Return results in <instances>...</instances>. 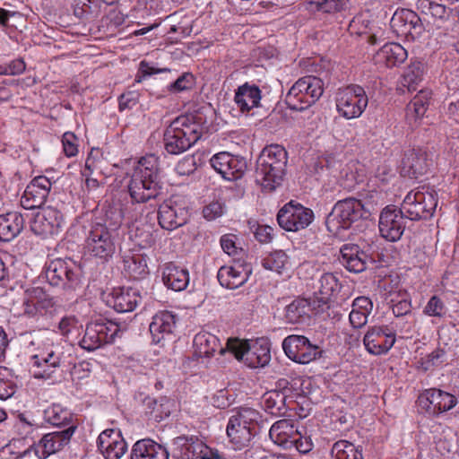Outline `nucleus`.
I'll return each mask as SVG.
<instances>
[{
    "instance_id": "f257e3e1",
    "label": "nucleus",
    "mask_w": 459,
    "mask_h": 459,
    "mask_svg": "<svg viewBox=\"0 0 459 459\" xmlns=\"http://www.w3.org/2000/svg\"><path fill=\"white\" fill-rule=\"evenodd\" d=\"M188 216L186 202L180 196H171L159 207L158 214L148 212L144 218L136 219L132 224V237L143 248L151 247L154 241V221L157 218L160 226L173 230L186 223Z\"/></svg>"
},
{
    "instance_id": "f03ea898",
    "label": "nucleus",
    "mask_w": 459,
    "mask_h": 459,
    "mask_svg": "<svg viewBox=\"0 0 459 459\" xmlns=\"http://www.w3.org/2000/svg\"><path fill=\"white\" fill-rule=\"evenodd\" d=\"M127 187L134 203L142 204L157 198L161 190L159 158L153 154L142 157L134 169Z\"/></svg>"
},
{
    "instance_id": "7ed1b4c3",
    "label": "nucleus",
    "mask_w": 459,
    "mask_h": 459,
    "mask_svg": "<svg viewBox=\"0 0 459 459\" xmlns=\"http://www.w3.org/2000/svg\"><path fill=\"white\" fill-rule=\"evenodd\" d=\"M368 198L367 204H362L356 198L338 201L326 218L327 230L334 235H341L342 230L350 229L353 223L368 219L371 214L373 204L382 203V193L374 190Z\"/></svg>"
},
{
    "instance_id": "20e7f679",
    "label": "nucleus",
    "mask_w": 459,
    "mask_h": 459,
    "mask_svg": "<svg viewBox=\"0 0 459 459\" xmlns=\"http://www.w3.org/2000/svg\"><path fill=\"white\" fill-rule=\"evenodd\" d=\"M287 162L288 154L281 145L264 147L256 160L255 182L264 191L275 190L283 181Z\"/></svg>"
},
{
    "instance_id": "39448f33",
    "label": "nucleus",
    "mask_w": 459,
    "mask_h": 459,
    "mask_svg": "<svg viewBox=\"0 0 459 459\" xmlns=\"http://www.w3.org/2000/svg\"><path fill=\"white\" fill-rule=\"evenodd\" d=\"M201 117L184 115L174 119L163 135L165 150L170 154H180L195 143L202 135Z\"/></svg>"
},
{
    "instance_id": "423d86ee",
    "label": "nucleus",
    "mask_w": 459,
    "mask_h": 459,
    "mask_svg": "<svg viewBox=\"0 0 459 459\" xmlns=\"http://www.w3.org/2000/svg\"><path fill=\"white\" fill-rule=\"evenodd\" d=\"M261 417L259 411L247 406L231 411L226 426V437L233 450H243L251 445Z\"/></svg>"
},
{
    "instance_id": "0eeeda50",
    "label": "nucleus",
    "mask_w": 459,
    "mask_h": 459,
    "mask_svg": "<svg viewBox=\"0 0 459 459\" xmlns=\"http://www.w3.org/2000/svg\"><path fill=\"white\" fill-rule=\"evenodd\" d=\"M30 368L35 378L51 379L64 360V347L48 337L31 342Z\"/></svg>"
},
{
    "instance_id": "6e6552de",
    "label": "nucleus",
    "mask_w": 459,
    "mask_h": 459,
    "mask_svg": "<svg viewBox=\"0 0 459 459\" xmlns=\"http://www.w3.org/2000/svg\"><path fill=\"white\" fill-rule=\"evenodd\" d=\"M227 349L238 361H242L251 368H264L271 360L270 346L265 339L250 342L237 338L229 339Z\"/></svg>"
},
{
    "instance_id": "1a4fd4ad",
    "label": "nucleus",
    "mask_w": 459,
    "mask_h": 459,
    "mask_svg": "<svg viewBox=\"0 0 459 459\" xmlns=\"http://www.w3.org/2000/svg\"><path fill=\"white\" fill-rule=\"evenodd\" d=\"M324 92V83L318 77L308 75L299 79L285 97L288 107L292 110H304L316 103Z\"/></svg>"
},
{
    "instance_id": "9d476101",
    "label": "nucleus",
    "mask_w": 459,
    "mask_h": 459,
    "mask_svg": "<svg viewBox=\"0 0 459 459\" xmlns=\"http://www.w3.org/2000/svg\"><path fill=\"white\" fill-rule=\"evenodd\" d=\"M437 205V194L422 186L409 192L401 205V212L411 221L432 216Z\"/></svg>"
},
{
    "instance_id": "9b49d317",
    "label": "nucleus",
    "mask_w": 459,
    "mask_h": 459,
    "mask_svg": "<svg viewBox=\"0 0 459 459\" xmlns=\"http://www.w3.org/2000/svg\"><path fill=\"white\" fill-rule=\"evenodd\" d=\"M117 228H108L102 223L91 226L85 239V249L92 256L104 261L112 257L116 251Z\"/></svg>"
},
{
    "instance_id": "f8f14e48",
    "label": "nucleus",
    "mask_w": 459,
    "mask_h": 459,
    "mask_svg": "<svg viewBox=\"0 0 459 459\" xmlns=\"http://www.w3.org/2000/svg\"><path fill=\"white\" fill-rule=\"evenodd\" d=\"M52 299L39 287L27 289L14 300L11 311L17 316L36 317L44 315L53 307Z\"/></svg>"
},
{
    "instance_id": "ddd939ff",
    "label": "nucleus",
    "mask_w": 459,
    "mask_h": 459,
    "mask_svg": "<svg viewBox=\"0 0 459 459\" xmlns=\"http://www.w3.org/2000/svg\"><path fill=\"white\" fill-rule=\"evenodd\" d=\"M336 110L345 119L359 117L368 104L365 90L359 85H350L337 92Z\"/></svg>"
},
{
    "instance_id": "4468645a",
    "label": "nucleus",
    "mask_w": 459,
    "mask_h": 459,
    "mask_svg": "<svg viewBox=\"0 0 459 459\" xmlns=\"http://www.w3.org/2000/svg\"><path fill=\"white\" fill-rule=\"evenodd\" d=\"M75 428L70 426L61 431L48 433L42 437L39 444L34 447L25 449L19 453L14 459H22L27 455H30L33 452L39 459H46L50 455L56 454L62 450L70 442L74 433Z\"/></svg>"
},
{
    "instance_id": "2eb2a0df",
    "label": "nucleus",
    "mask_w": 459,
    "mask_h": 459,
    "mask_svg": "<svg viewBox=\"0 0 459 459\" xmlns=\"http://www.w3.org/2000/svg\"><path fill=\"white\" fill-rule=\"evenodd\" d=\"M313 220V211L295 201L284 204L277 214V221L281 228L292 232L307 228Z\"/></svg>"
},
{
    "instance_id": "dca6fc26",
    "label": "nucleus",
    "mask_w": 459,
    "mask_h": 459,
    "mask_svg": "<svg viewBox=\"0 0 459 459\" xmlns=\"http://www.w3.org/2000/svg\"><path fill=\"white\" fill-rule=\"evenodd\" d=\"M119 331V325L114 322H91L86 325L79 344L88 351H95L105 343L112 342Z\"/></svg>"
},
{
    "instance_id": "f3484780",
    "label": "nucleus",
    "mask_w": 459,
    "mask_h": 459,
    "mask_svg": "<svg viewBox=\"0 0 459 459\" xmlns=\"http://www.w3.org/2000/svg\"><path fill=\"white\" fill-rule=\"evenodd\" d=\"M458 403L457 398L446 391L429 388L418 398L419 409L429 417H436L452 410Z\"/></svg>"
},
{
    "instance_id": "a211bd4d",
    "label": "nucleus",
    "mask_w": 459,
    "mask_h": 459,
    "mask_svg": "<svg viewBox=\"0 0 459 459\" xmlns=\"http://www.w3.org/2000/svg\"><path fill=\"white\" fill-rule=\"evenodd\" d=\"M281 345L286 356L299 364H307L321 354L319 347L312 344L303 335H289L284 338Z\"/></svg>"
},
{
    "instance_id": "6ab92c4d",
    "label": "nucleus",
    "mask_w": 459,
    "mask_h": 459,
    "mask_svg": "<svg viewBox=\"0 0 459 459\" xmlns=\"http://www.w3.org/2000/svg\"><path fill=\"white\" fill-rule=\"evenodd\" d=\"M64 225L62 212L56 207L40 208L31 221L32 231L44 238L57 235Z\"/></svg>"
},
{
    "instance_id": "aec40b11",
    "label": "nucleus",
    "mask_w": 459,
    "mask_h": 459,
    "mask_svg": "<svg viewBox=\"0 0 459 459\" xmlns=\"http://www.w3.org/2000/svg\"><path fill=\"white\" fill-rule=\"evenodd\" d=\"M210 164L217 173L229 181L241 178L247 169V161L244 158L227 152L214 154L210 160Z\"/></svg>"
},
{
    "instance_id": "412c9836",
    "label": "nucleus",
    "mask_w": 459,
    "mask_h": 459,
    "mask_svg": "<svg viewBox=\"0 0 459 459\" xmlns=\"http://www.w3.org/2000/svg\"><path fill=\"white\" fill-rule=\"evenodd\" d=\"M395 343V335L387 326L369 327L363 338L366 351L372 355L386 354Z\"/></svg>"
},
{
    "instance_id": "4be33fe9",
    "label": "nucleus",
    "mask_w": 459,
    "mask_h": 459,
    "mask_svg": "<svg viewBox=\"0 0 459 459\" xmlns=\"http://www.w3.org/2000/svg\"><path fill=\"white\" fill-rule=\"evenodd\" d=\"M97 445L105 459H120L127 451V444L117 429L103 430L99 435Z\"/></svg>"
},
{
    "instance_id": "5701e85b",
    "label": "nucleus",
    "mask_w": 459,
    "mask_h": 459,
    "mask_svg": "<svg viewBox=\"0 0 459 459\" xmlns=\"http://www.w3.org/2000/svg\"><path fill=\"white\" fill-rule=\"evenodd\" d=\"M51 186L50 180L44 176L33 178L21 197V205L26 210L40 208L49 194Z\"/></svg>"
},
{
    "instance_id": "b1692460",
    "label": "nucleus",
    "mask_w": 459,
    "mask_h": 459,
    "mask_svg": "<svg viewBox=\"0 0 459 459\" xmlns=\"http://www.w3.org/2000/svg\"><path fill=\"white\" fill-rule=\"evenodd\" d=\"M46 279L52 286L72 288L78 281L71 261L56 259L51 261L46 269Z\"/></svg>"
},
{
    "instance_id": "393cba45",
    "label": "nucleus",
    "mask_w": 459,
    "mask_h": 459,
    "mask_svg": "<svg viewBox=\"0 0 459 459\" xmlns=\"http://www.w3.org/2000/svg\"><path fill=\"white\" fill-rule=\"evenodd\" d=\"M403 214L394 208L386 207L379 218V231L381 236L389 241H397L404 230Z\"/></svg>"
},
{
    "instance_id": "a878e982",
    "label": "nucleus",
    "mask_w": 459,
    "mask_h": 459,
    "mask_svg": "<svg viewBox=\"0 0 459 459\" xmlns=\"http://www.w3.org/2000/svg\"><path fill=\"white\" fill-rule=\"evenodd\" d=\"M391 27L399 35H420L423 30V24L419 15L411 9H398L390 21Z\"/></svg>"
},
{
    "instance_id": "bb28decb",
    "label": "nucleus",
    "mask_w": 459,
    "mask_h": 459,
    "mask_svg": "<svg viewBox=\"0 0 459 459\" xmlns=\"http://www.w3.org/2000/svg\"><path fill=\"white\" fill-rule=\"evenodd\" d=\"M251 273L252 267L249 264L236 262L232 265L221 266L217 278L222 287L234 290L247 282Z\"/></svg>"
},
{
    "instance_id": "cd10ccee",
    "label": "nucleus",
    "mask_w": 459,
    "mask_h": 459,
    "mask_svg": "<svg viewBox=\"0 0 459 459\" xmlns=\"http://www.w3.org/2000/svg\"><path fill=\"white\" fill-rule=\"evenodd\" d=\"M142 297L140 292L134 288H117L114 289L106 297V303L118 313H126L133 311Z\"/></svg>"
},
{
    "instance_id": "c85d7f7f",
    "label": "nucleus",
    "mask_w": 459,
    "mask_h": 459,
    "mask_svg": "<svg viewBox=\"0 0 459 459\" xmlns=\"http://www.w3.org/2000/svg\"><path fill=\"white\" fill-rule=\"evenodd\" d=\"M271 440L284 449H291L299 437V431L292 420H279L269 430Z\"/></svg>"
},
{
    "instance_id": "c756f323",
    "label": "nucleus",
    "mask_w": 459,
    "mask_h": 459,
    "mask_svg": "<svg viewBox=\"0 0 459 459\" xmlns=\"http://www.w3.org/2000/svg\"><path fill=\"white\" fill-rule=\"evenodd\" d=\"M177 316L168 310L157 312L150 324V333L152 342L160 343L162 341L169 338L176 328Z\"/></svg>"
},
{
    "instance_id": "7c9ffc66",
    "label": "nucleus",
    "mask_w": 459,
    "mask_h": 459,
    "mask_svg": "<svg viewBox=\"0 0 459 459\" xmlns=\"http://www.w3.org/2000/svg\"><path fill=\"white\" fill-rule=\"evenodd\" d=\"M219 351L224 354L228 351L227 346L221 345L218 337L208 332H200L194 338V354L197 358H211Z\"/></svg>"
},
{
    "instance_id": "2f4dec72",
    "label": "nucleus",
    "mask_w": 459,
    "mask_h": 459,
    "mask_svg": "<svg viewBox=\"0 0 459 459\" xmlns=\"http://www.w3.org/2000/svg\"><path fill=\"white\" fill-rule=\"evenodd\" d=\"M429 166L427 154L419 150L408 151L402 161V173L409 178H417L425 174Z\"/></svg>"
},
{
    "instance_id": "473e14b6",
    "label": "nucleus",
    "mask_w": 459,
    "mask_h": 459,
    "mask_svg": "<svg viewBox=\"0 0 459 459\" xmlns=\"http://www.w3.org/2000/svg\"><path fill=\"white\" fill-rule=\"evenodd\" d=\"M261 100V91L255 84L244 83L235 91L234 101L242 113L257 108Z\"/></svg>"
},
{
    "instance_id": "72a5a7b5",
    "label": "nucleus",
    "mask_w": 459,
    "mask_h": 459,
    "mask_svg": "<svg viewBox=\"0 0 459 459\" xmlns=\"http://www.w3.org/2000/svg\"><path fill=\"white\" fill-rule=\"evenodd\" d=\"M162 281L168 289L174 291L184 290L189 283L188 270L169 263L163 268Z\"/></svg>"
},
{
    "instance_id": "f704fd0d",
    "label": "nucleus",
    "mask_w": 459,
    "mask_h": 459,
    "mask_svg": "<svg viewBox=\"0 0 459 459\" xmlns=\"http://www.w3.org/2000/svg\"><path fill=\"white\" fill-rule=\"evenodd\" d=\"M175 444L180 459H210L209 447L198 438L179 437Z\"/></svg>"
},
{
    "instance_id": "c9c22d12",
    "label": "nucleus",
    "mask_w": 459,
    "mask_h": 459,
    "mask_svg": "<svg viewBox=\"0 0 459 459\" xmlns=\"http://www.w3.org/2000/svg\"><path fill=\"white\" fill-rule=\"evenodd\" d=\"M131 459H169V452L155 441L144 438L133 446Z\"/></svg>"
},
{
    "instance_id": "e433bc0d",
    "label": "nucleus",
    "mask_w": 459,
    "mask_h": 459,
    "mask_svg": "<svg viewBox=\"0 0 459 459\" xmlns=\"http://www.w3.org/2000/svg\"><path fill=\"white\" fill-rule=\"evenodd\" d=\"M407 56V51L402 45L391 42L379 49L376 55V61L386 67H393L403 63Z\"/></svg>"
},
{
    "instance_id": "4c0bfd02",
    "label": "nucleus",
    "mask_w": 459,
    "mask_h": 459,
    "mask_svg": "<svg viewBox=\"0 0 459 459\" xmlns=\"http://www.w3.org/2000/svg\"><path fill=\"white\" fill-rule=\"evenodd\" d=\"M342 263L350 271L360 273L366 268L367 255L359 246L345 244L341 248Z\"/></svg>"
},
{
    "instance_id": "58836bf2",
    "label": "nucleus",
    "mask_w": 459,
    "mask_h": 459,
    "mask_svg": "<svg viewBox=\"0 0 459 459\" xmlns=\"http://www.w3.org/2000/svg\"><path fill=\"white\" fill-rule=\"evenodd\" d=\"M432 97L429 90H421L406 107V119L410 125L423 117Z\"/></svg>"
},
{
    "instance_id": "ea45409f",
    "label": "nucleus",
    "mask_w": 459,
    "mask_h": 459,
    "mask_svg": "<svg viewBox=\"0 0 459 459\" xmlns=\"http://www.w3.org/2000/svg\"><path fill=\"white\" fill-rule=\"evenodd\" d=\"M23 218L17 212L0 214V240L10 241L22 230Z\"/></svg>"
},
{
    "instance_id": "a19ab883",
    "label": "nucleus",
    "mask_w": 459,
    "mask_h": 459,
    "mask_svg": "<svg viewBox=\"0 0 459 459\" xmlns=\"http://www.w3.org/2000/svg\"><path fill=\"white\" fill-rule=\"evenodd\" d=\"M125 272L133 279H140L148 274L147 257L143 254H128L123 257Z\"/></svg>"
},
{
    "instance_id": "79ce46f5",
    "label": "nucleus",
    "mask_w": 459,
    "mask_h": 459,
    "mask_svg": "<svg viewBox=\"0 0 459 459\" xmlns=\"http://www.w3.org/2000/svg\"><path fill=\"white\" fill-rule=\"evenodd\" d=\"M310 303L306 299H296L285 307V319L289 324H299L309 318Z\"/></svg>"
},
{
    "instance_id": "37998d69",
    "label": "nucleus",
    "mask_w": 459,
    "mask_h": 459,
    "mask_svg": "<svg viewBox=\"0 0 459 459\" xmlns=\"http://www.w3.org/2000/svg\"><path fill=\"white\" fill-rule=\"evenodd\" d=\"M262 264L266 270L276 272L279 274L287 273L294 265L290 257L282 250H277L266 255L263 259Z\"/></svg>"
},
{
    "instance_id": "c03bdc74",
    "label": "nucleus",
    "mask_w": 459,
    "mask_h": 459,
    "mask_svg": "<svg viewBox=\"0 0 459 459\" xmlns=\"http://www.w3.org/2000/svg\"><path fill=\"white\" fill-rule=\"evenodd\" d=\"M341 290V284L337 276L332 273H325L319 279L318 291L320 299L324 302L329 301L335 297Z\"/></svg>"
},
{
    "instance_id": "a18cd8bd",
    "label": "nucleus",
    "mask_w": 459,
    "mask_h": 459,
    "mask_svg": "<svg viewBox=\"0 0 459 459\" xmlns=\"http://www.w3.org/2000/svg\"><path fill=\"white\" fill-rule=\"evenodd\" d=\"M424 74V65L420 61L412 62L406 67L401 82L409 91L415 90L416 85L422 81Z\"/></svg>"
},
{
    "instance_id": "49530a36",
    "label": "nucleus",
    "mask_w": 459,
    "mask_h": 459,
    "mask_svg": "<svg viewBox=\"0 0 459 459\" xmlns=\"http://www.w3.org/2000/svg\"><path fill=\"white\" fill-rule=\"evenodd\" d=\"M333 459H363L361 451L347 440L335 442L331 449Z\"/></svg>"
},
{
    "instance_id": "de8ad7c7",
    "label": "nucleus",
    "mask_w": 459,
    "mask_h": 459,
    "mask_svg": "<svg viewBox=\"0 0 459 459\" xmlns=\"http://www.w3.org/2000/svg\"><path fill=\"white\" fill-rule=\"evenodd\" d=\"M382 289V297L386 301H394V299L406 293V290L401 285L398 276H388L380 282Z\"/></svg>"
},
{
    "instance_id": "09e8293b",
    "label": "nucleus",
    "mask_w": 459,
    "mask_h": 459,
    "mask_svg": "<svg viewBox=\"0 0 459 459\" xmlns=\"http://www.w3.org/2000/svg\"><path fill=\"white\" fill-rule=\"evenodd\" d=\"M24 22L23 15L19 12L8 11L0 7V25L7 34L19 29Z\"/></svg>"
},
{
    "instance_id": "8fccbe9b",
    "label": "nucleus",
    "mask_w": 459,
    "mask_h": 459,
    "mask_svg": "<svg viewBox=\"0 0 459 459\" xmlns=\"http://www.w3.org/2000/svg\"><path fill=\"white\" fill-rule=\"evenodd\" d=\"M46 420L54 426H61L70 422L72 413L60 404H52L45 411Z\"/></svg>"
},
{
    "instance_id": "3c124183",
    "label": "nucleus",
    "mask_w": 459,
    "mask_h": 459,
    "mask_svg": "<svg viewBox=\"0 0 459 459\" xmlns=\"http://www.w3.org/2000/svg\"><path fill=\"white\" fill-rule=\"evenodd\" d=\"M353 167L354 165H348L340 172V186L347 191L354 190L363 181V176L359 175Z\"/></svg>"
},
{
    "instance_id": "603ef678",
    "label": "nucleus",
    "mask_w": 459,
    "mask_h": 459,
    "mask_svg": "<svg viewBox=\"0 0 459 459\" xmlns=\"http://www.w3.org/2000/svg\"><path fill=\"white\" fill-rule=\"evenodd\" d=\"M16 392V385L13 380L12 372L5 367H0V399L6 400Z\"/></svg>"
},
{
    "instance_id": "864d4df0",
    "label": "nucleus",
    "mask_w": 459,
    "mask_h": 459,
    "mask_svg": "<svg viewBox=\"0 0 459 459\" xmlns=\"http://www.w3.org/2000/svg\"><path fill=\"white\" fill-rule=\"evenodd\" d=\"M387 303L392 306L393 313L396 317L406 316L411 312V305L407 292Z\"/></svg>"
},
{
    "instance_id": "5fc2aeb1",
    "label": "nucleus",
    "mask_w": 459,
    "mask_h": 459,
    "mask_svg": "<svg viewBox=\"0 0 459 459\" xmlns=\"http://www.w3.org/2000/svg\"><path fill=\"white\" fill-rule=\"evenodd\" d=\"M423 313L429 316L442 317L446 315V308L438 297L433 296L425 306Z\"/></svg>"
},
{
    "instance_id": "6e6d98bb",
    "label": "nucleus",
    "mask_w": 459,
    "mask_h": 459,
    "mask_svg": "<svg viewBox=\"0 0 459 459\" xmlns=\"http://www.w3.org/2000/svg\"><path fill=\"white\" fill-rule=\"evenodd\" d=\"M63 151L66 157H74L78 153V138L72 132H65L62 136Z\"/></svg>"
},
{
    "instance_id": "4d7b16f0",
    "label": "nucleus",
    "mask_w": 459,
    "mask_h": 459,
    "mask_svg": "<svg viewBox=\"0 0 459 459\" xmlns=\"http://www.w3.org/2000/svg\"><path fill=\"white\" fill-rule=\"evenodd\" d=\"M285 396L277 392L271 391L265 394L264 395V403L267 409H271L272 411L276 410L280 411L283 403H284ZM274 411H272L273 413Z\"/></svg>"
},
{
    "instance_id": "13d9d810",
    "label": "nucleus",
    "mask_w": 459,
    "mask_h": 459,
    "mask_svg": "<svg viewBox=\"0 0 459 459\" xmlns=\"http://www.w3.org/2000/svg\"><path fill=\"white\" fill-rule=\"evenodd\" d=\"M225 211L224 204L219 201H213L205 205L203 210L204 217L208 221L221 217Z\"/></svg>"
},
{
    "instance_id": "bf43d9fd",
    "label": "nucleus",
    "mask_w": 459,
    "mask_h": 459,
    "mask_svg": "<svg viewBox=\"0 0 459 459\" xmlns=\"http://www.w3.org/2000/svg\"><path fill=\"white\" fill-rule=\"evenodd\" d=\"M196 169L195 159L193 156H186L180 160L176 167V172L180 176H187L192 174Z\"/></svg>"
},
{
    "instance_id": "052dcab7",
    "label": "nucleus",
    "mask_w": 459,
    "mask_h": 459,
    "mask_svg": "<svg viewBox=\"0 0 459 459\" xmlns=\"http://www.w3.org/2000/svg\"><path fill=\"white\" fill-rule=\"evenodd\" d=\"M394 177V170L387 164H381L377 167L374 180L381 185L388 184Z\"/></svg>"
},
{
    "instance_id": "680f3d73",
    "label": "nucleus",
    "mask_w": 459,
    "mask_h": 459,
    "mask_svg": "<svg viewBox=\"0 0 459 459\" xmlns=\"http://www.w3.org/2000/svg\"><path fill=\"white\" fill-rule=\"evenodd\" d=\"M316 9L324 13H335L343 8V3L341 0H316Z\"/></svg>"
},
{
    "instance_id": "e2e57ef3",
    "label": "nucleus",
    "mask_w": 459,
    "mask_h": 459,
    "mask_svg": "<svg viewBox=\"0 0 459 459\" xmlns=\"http://www.w3.org/2000/svg\"><path fill=\"white\" fill-rule=\"evenodd\" d=\"M79 326V322L74 316H65L58 324V330L63 336H68L73 331L78 329Z\"/></svg>"
},
{
    "instance_id": "0e129e2a",
    "label": "nucleus",
    "mask_w": 459,
    "mask_h": 459,
    "mask_svg": "<svg viewBox=\"0 0 459 459\" xmlns=\"http://www.w3.org/2000/svg\"><path fill=\"white\" fill-rule=\"evenodd\" d=\"M193 84V76L189 74H184L179 76L173 83L169 87V91L174 92H179L187 89H190Z\"/></svg>"
},
{
    "instance_id": "69168bd1",
    "label": "nucleus",
    "mask_w": 459,
    "mask_h": 459,
    "mask_svg": "<svg viewBox=\"0 0 459 459\" xmlns=\"http://www.w3.org/2000/svg\"><path fill=\"white\" fill-rule=\"evenodd\" d=\"M373 308V303L368 297H358L352 302V309L369 316Z\"/></svg>"
},
{
    "instance_id": "338daca9",
    "label": "nucleus",
    "mask_w": 459,
    "mask_h": 459,
    "mask_svg": "<svg viewBox=\"0 0 459 459\" xmlns=\"http://www.w3.org/2000/svg\"><path fill=\"white\" fill-rule=\"evenodd\" d=\"M236 236L224 235L221 238V246L225 253L229 255H234L238 253V247L236 246Z\"/></svg>"
},
{
    "instance_id": "774afa93",
    "label": "nucleus",
    "mask_w": 459,
    "mask_h": 459,
    "mask_svg": "<svg viewBox=\"0 0 459 459\" xmlns=\"http://www.w3.org/2000/svg\"><path fill=\"white\" fill-rule=\"evenodd\" d=\"M138 101V94L135 91L124 93L119 98V109L131 108L136 105Z\"/></svg>"
}]
</instances>
